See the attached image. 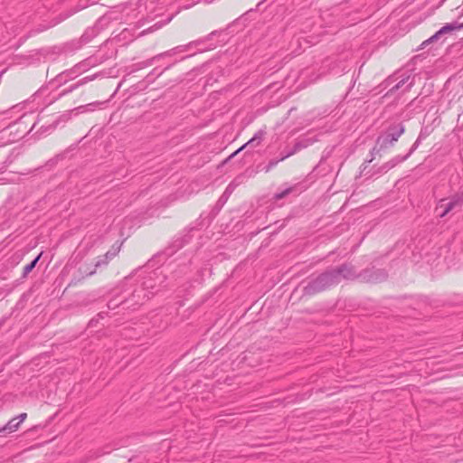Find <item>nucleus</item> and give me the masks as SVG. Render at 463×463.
I'll list each match as a JSON object with an SVG mask.
<instances>
[{
	"mask_svg": "<svg viewBox=\"0 0 463 463\" xmlns=\"http://www.w3.org/2000/svg\"><path fill=\"white\" fill-rule=\"evenodd\" d=\"M221 33H222V31L214 30L203 38L198 39L196 41H193L185 45H180V46L175 47L169 51L159 53L150 59H147L143 61H139V62L134 64L135 70H141L146 67L151 66L155 61H156L160 58L175 55L176 53H178L180 52H185V51L189 50L193 46H196V47L200 46L203 43H206L207 41H210L211 39H213V36L219 35Z\"/></svg>",
	"mask_w": 463,
	"mask_h": 463,
	"instance_id": "f257e3e1",
	"label": "nucleus"
},
{
	"mask_svg": "<svg viewBox=\"0 0 463 463\" xmlns=\"http://www.w3.org/2000/svg\"><path fill=\"white\" fill-rule=\"evenodd\" d=\"M339 284L333 268L326 269L317 278L310 280L304 288L307 295H314Z\"/></svg>",
	"mask_w": 463,
	"mask_h": 463,
	"instance_id": "f03ea898",
	"label": "nucleus"
},
{
	"mask_svg": "<svg viewBox=\"0 0 463 463\" xmlns=\"http://www.w3.org/2000/svg\"><path fill=\"white\" fill-rule=\"evenodd\" d=\"M22 118L23 116H19L17 119L2 128V139L6 138V143H13L21 139L27 132L26 127L22 126Z\"/></svg>",
	"mask_w": 463,
	"mask_h": 463,
	"instance_id": "7ed1b4c3",
	"label": "nucleus"
},
{
	"mask_svg": "<svg viewBox=\"0 0 463 463\" xmlns=\"http://www.w3.org/2000/svg\"><path fill=\"white\" fill-rule=\"evenodd\" d=\"M405 128L402 124H396L390 126L387 130L380 135L376 143L383 147L384 149L391 147L399 139V137L404 133Z\"/></svg>",
	"mask_w": 463,
	"mask_h": 463,
	"instance_id": "20e7f679",
	"label": "nucleus"
},
{
	"mask_svg": "<svg viewBox=\"0 0 463 463\" xmlns=\"http://www.w3.org/2000/svg\"><path fill=\"white\" fill-rule=\"evenodd\" d=\"M387 279V273L384 269H365L359 272V279L365 283H379Z\"/></svg>",
	"mask_w": 463,
	"mask_h": 463,
	"instance_id": "39448f33",
	"label": "nucleus"
},
{
	"mask_svg": "<svg viewBox=\"0 0 463 463\" xmlns=\"http://www.w3.org/2000/svg\"><path fill=\"white\" fill-rule=\"evenodd\" d=\"M338 283L342 279L355 280L359 279V273L356 272L355 268L351 263H343L340 266L333 268Z\"/></svg>",
	"mask_w": 463,
	"mask_h": 463,
	"instance_id": "423d86ee",
	"label": "nucleus"
},
{
	"mask_svg": "<svg viewBox=\"0 0 463 463\" xmlns=\"http://www.w3.org/2000/svg\"><path fill=\"white\" fill-rule=\"evenodd\" d=\"M82 66L83 65L80 63L76 64L71 69L64 71L61 72L60 74H58L54 80L57 81L59 83V85L67 83L69 80L77 78L82 72V71H83V70H81Z\"/></svg>",
	"mask_w": 463,
	"mask_h": 463,
	"instance_id": "0eeeda50",
	"label": "nucleus"
},
{
	"mask_svg": "<svg viewBox=\"0 0 463 463\" xmlns=\"http://www.w3.org/2000/svg\"><path fill=\"white\" fill-rule=\"evenodd\" d=\"M445 200H440L439 205L437 206V210L442 209L441 213L439 214L440 218L445 217L450 211H452L456 206L460 205V198L452 197L449 203H444Z\"/></svg>",
	"mask_w": 463,
	"mask_h": 463,
	"instance_id": "6e6552de",
	"label": "nucleus"
},
{
	"mask_svg": "<svg viewBox=\"0 0 463 463\" xmlns=\"http://www.w3.org/2000/svg\"><path fill=\"white\" fill-rule=\"evenodd\" d=\"M408 158H409V156L407 155H405V156H397L392 158L390 161H388L385 164H383L379 168V173H386L389 170H391L392 168H393L394 166H396L398 164L405 161Z\"/></svg>",
	"mask_w": 463,
	"mask_h": 463,
	"instance_id": "1a4fd4ad",
	"label": "nucleus"
},
{
	"mask_svg": "<svg viewBox=\"0 0 463 463\" xmlns=\"http://www.w3.org/2000/svg\"><path fill=\"white\" fill-rule=\"evenodd\" d=\"M408 158H409V156L407 155H405V156H397L392 158L390 161H388L385 164H383L379 168V173H386L389 170H391L392 168H393L394 166H396L398 164L405 161Z\"/></svg>",
	"mask_w": 463,
	"mask_h": 463,
	"instance_id": "9d476101",
	"label": "nucleus"
},
{
	"mask_svg": "<svg viewBox=\"0 0 463 463\" xmlns=\"http://www.w3.org/2000/svg\"><path fill=\"white\" fill-rule=\"evenodd\" d=\"M265 135V131L260 129L259 130L252 138H250L246 144H244L241 147H240L239 149H237L234 153H232L230 157H232L234 156L235 155H237L240 151H241L244 147H246L247 146H258L260 141L262 140L263 137Z\"/></svg>",
	"mask_w": 463,
	"mask_h": 463,
	"instance_id": "9b49d317",
	"label": "nucleus"
},
{
	"mask_svg": "<svg viewBox=\"0 0 463 463\" xmlns=\"http://www.w3.org/2000/svg\"><path fill=\"white\" fill-rule=\"evenodd\" d=\"M461 28H463V23L458 24V23L455 22V23H451V24H447L446 25H444L443 27H441L439 30V34L444 35L446 33H449L450 32H453L455 30H458Z\"/></svg>",
	"mask_w": 463,
	"mask_h": 463,
	"instance_id": "f8f14e48",
	"label": "nucleus"
},
{
	"mask_svg": "<svg viewBox=\"0 0 463 463\" xmlns=\"http://www.w3.org/2000/svg\"><path fill=\"white\" fill-rule=\"evenodd\" d=\"M17 420L18 418L11 419L5 426L2 427V432L12 433L17 430L18 427L20 426L17 423Z\"/></svg>",
	"mask_w": 463,
	"mask_h": 463,
	"instance_id": "ddd939ff",
	"label": "nucleus"
},
{
	"mask_svg": "<svg viewBox=\"0 0 463 463\" xmlns=\"http://www.w3.org/2000/svg\"><path fill=\"white\" fill-rule=\"evenodd\" d=\"M307 146L306 144H304L303 142H297L293 148L285 152V156H280V160H285L287 159L288 157L295 155L297 152L300 151L301 149L305 148Z\"/></svg>",
	"mask_w": 463,
	"mask_h": 463,
	"instance_id": "4468645a",
	"label": "nucleus"
},
{
	"mask_svg": "<svg viewBox=\"0 0 463 463\" xmlns=\"http://www.w3.org/2000/svg\"><path fill=\"white\" fill-rule=\"evenodd\" d=\"M42 253H40L37 257H35L29 264H27L23 270V278H26L28 274L35 268L38 263Z\"/></svg>",
	"mask_w": 463,
	"mask_h": 463,
	"instance_id": "2eb2a0df",
	"label": "nucleus"
},
{
	"mask_svg": "<svg viewBox=\"0 0 463 463\" xmlns=\"http://www.w3.org/2000/svg\"><path fill=\"white\" fill-rule=\"evenodd\" d=\"M20 156V149L19 148H14L8 157L4 162L5 166H8L15 158H17Z\"/></svg>",
	"mask_w": 463,
	"mask_h": 463,
	"instance_id": "dca6fc26",
	"label": "nucleus"
},
{
	"mask_svg": "<svg viewBox=\"0 0 463 463\" xmlns=\"http://www.w3.org/2000/svg\"><path fill=\"white\" fill-rule=\"evenodd\" d=\"M173 17H174V15L172 14L171 16H169L167 18V20L165 23L158 22V23L155 24L153 26L149 27L147 30L143 31L142 34L146 33H152L159 28H161L164 24L169 23L173 19Z\"/></svg>",
	"mask_w": 463,
	"mask_h": 463,
	"instance_id": "f3484780",
	"label": "nucleus"
},
{
	"mask_svg": "<svg viewBox=\"0 0 463 463\" xmlns=\"http://www.w3.org/2000/svg\"><path fill=\"white\" fill-rule=\"evenodd\" d=\"M294 187H288L286 189H284L283 191L281 192H279V193H276L274 195H273V199L275 201H279L280 199H283L285 198L287 195H288L292 191H293Z\"/></svg>",
	"mask_w": 463,
	"mask_h": 463,
	"instance_id": "a211bd4d",
	"label": "nucleus"
},
{
	"mask_svg": "<svg viewBox=\"0 0 463 463\" xmlns=\"http://www.w3.org/2000/svg\"><path fill=\"white\" fill-rule=\"evenodd\" d=\"M109 263V260L105 259L104 255L99 257V260L95 263V269L88 273L89 276L93 275L96 272V269L106 266Z\"/></svg>",
	"mask_w": 463,
	"mask_h": 463,
	"instance_id": "6ab92c4d",
	"label": "nucleus"
},
{
	"mask_svg": "<svg viewBox=\"0 0 463 463\" xmlns=\"http://www.w3.org/2000/svg\"><path fill=\"white\" fill-rule=\"evenodd\" d=\"M95 78H96V75L84 77V78L79 80L77 82H75V86L78 89V88L87 84L88 82L93 80Z\"/></svg>",
	"mask_w": 463,
	"mask_h": 463,
	"instance_id": "aec40b11",
	"label": "nucleus"
},
{
	"mask_svg": "<svg viewBox=\"0 0 463 463\" xmlns=\"http://www.w3.org/2000/svg\"><path fill=\"white\" fill-rule=\"evenodd\" d=\"M280 157L279 159H271L268 165L265 166L264 170L266 173L269 172L273 167H275L279 162H281Z\"/></svg>",
	"mask_w": 463,
	"mask_h": 463,
	"instance_id": "412c9836",
	"label": "nucleus"
},
{
	"mask_svg": "<svg viewBox=\"0 0 463 463\" xmlns=\"http://www.w3.org/2000/svg\"><path fill=\"white\" fill-rule=\"evenodd\" d=\"M384 150L383 147H381L377 143L371 150L372 158L368 160L369 163H371L373 160V156L377 154H379L381 151Z\"/></svg>",
	"mask_w": 463,
	"mask_h": 463,
	"instance_id": "4be33fe9",
	"label": "nucleus"
},
{
	"mask_svg": "<svg viewBox=\"0 0 463 463\" xmlns=\"http://www.w3.org/2000/svg\"><path fill=\"white\" fill-rule=\"evenodd\" d=\"M442 36V34H439V31L437 33H435L431 37H430L428 40L424 41L422 43V46H425L430 43H433L437 40H439L440 37Z\"/></svg>",
	"mask_w": 463,
	"mask_h": 463,
	"instance_id": "5701e85b",
	"label": "nucleus"
},
{
	"mask_svg": "<svg viewBox=\"0 0 463 463\" xmlns=\"http://www.w3.org/2000/svg\"><path fill=\"white\" fill-rule=\"evenodd\" d=\"M411 76L408 75L407 77L402 79L395 86H393L391 90H399L400 88H402L409 80H410Z\"/></svg>",
	"mask_w": 463,
	"mask_h": 463,
	"instance_id": "b1692460",
	"label": "nucleus"
},
{
	"mask_svg": "<svg viewBox=\"0 0 463 463\" xmlns=\"http://www.w3.org/2000/svg\"><path fill=\"white\" fill-rule=\"evenodd\" d=\"M118 250H119V248H116V249L113 248V250H109L104 255L105 259L109 261L110 260H112L118 254Z\"/></svg>",
	"mask_w": 463,
	"mask_h": 463,
	"instance_id": "393cba45",
	"label": "nucleus"
},
{
	"mask_svg": "<svg viewBox=\"0 0 463 463\" xmlns=\"http://www.w3.org/2000/svg\"><path fill=\"white\" fill-rule=\"evenodd\" d=\"M420 145V138H418L415 143L412 145V146L411 147L410 151L408 152V154H406L409 157L411 156V155L417 149V147L419 146Z\"/></svg>",
	"mask_w": 463,
	"mask_h": 463,
	"instance_id": "a878e982",
	"label": "nucleus"
},
{
	"mask_svg": "<svg viewBox=\"0 0 463 463\" xmlns=\"http://www.w3.org/2000/svg\"><path fill=\"white\" fill-rule=\"evenodd\" d=\"M14 109V108H13L11 110L2 112V122L10 118V114L13 112Z\"/></svg>",
	"mask_w": 463,
	"mask_h": 463,
	"instance_id": "bb28decb",
	"label": "nucleus"
},
{
	"mask_svg": "<svg viewBox=\"0 0 463 463\" xmlns=\"http://www.w3.org/2000/svg\"><path fill=\"white\" fill-rule=\"evenodd\" d=\"M27 417V414L26 413H21L20 415H18L16 418H18L17 420V423L20 425Z\"/></svg>",
	"mask_w": 463,
	"mask_h": 463,
	"instance_id": "cd10ccee",
	"label": "nucleus"
},
{
	"mask_svg": "<svg viewBox=\"0 0 463 463\" xmlns=\"http://www.w3.org/2000/svg\"><path fill=\"white\" fill-rule=\"evenodd\" d=\"M454 198H460V204L463 203V191L461 194H456L453 196Z\"/></svg>",
	"mask_w": 463,
	"mask_h": 463,
	"instance_id": "c85d7f7f",
	"label": "nucleus"
},
{
	"mask_svg": "<svg viewBox=\"0 0 463 463\" xmlns=\"http://www.w3.org/2000/svg\"><path fill=\"white\" fill-rule=\"evenodd\" d=\"M68 89H69V91L72 92L73 90H77V87L75 86V83H73V84L70 85L68 87Z\"/></svg>",
	"mask_w": 463,
	"mask_h": 463,
	"instance_id": "c756f323",
	"label": "nucleus"
},
{
	"mask_svg": "<svg viewBox=\"0 0 463 463\" xmlns=\"http://www.w3.org/2000/svg\"><path fill=\"white\" fill-rule=\"evenodd\" d=\"M69 93H71V91H69V89L67 88V89H64V90L61 92L60 96H65V95H67V94H69Z\"/></svg>",
	"mask_w": 463,
	"mask_h": 463,
	"instance_id": "7c9ffc66",
	"label": "nucleus"
},
{
	"mask_svg": "<svg viewBox=\"0 0 463 463\" xmlns=\"http://www.w3.org/2000/svg\"><path fill=\"white\" fill-rule=\"evenodd\" d=\"M76 109L80 112H84V111H86V106H80Z\"/></svg>",
	"mask_w": 463,
	"mask_h": 463,
	"instance_id": "2f4dec72",
	"label": "nucleus"
},
{
	"mask_svg": "<svg viewBox=\"0 0 463 463\" xmlns=\"http://www.w3.org/2000/svg\"><path fill=\"white\" fill-rule=\"evenodd\" d=\"M227 194H230V191H229V187L226 188L225 192L223 193V194L222 195V197L220 198L219 202L222 200L223 196H225Z\"/></svg>",
	"mask_w": 463,
	"mask_h": 463,
	"instance_id": "473e14b6",
	"label": "nucleus"
},
{
	"mask_svg": "<svg viewBox=\"0 0 463 463\" xmlns=\"http://www.w3.org/2000/svg\"><path fill=\"white\" fill-rule=\"evenodd\" d=\"M71 14H72V13L66 14H65V15H64V16H63L60 21H61V20H64V19L68 18V17H69L70 15H71Z\"/></svg>",
	"mask_w": 463,
	"mask_h": 463,
	"instance_id": "72a5a7b5",
	"label": "nucleus"
},
{
	"mask_svg": "<svg viewBox=\"0 0 463 463\" xmlns=\"http://www.w3.org/2000/svg\"><path fill=\"white\" fill-rule=\"evenodd\" d=\"M412 85H413V81L411 80V81L409 83V85H408V87H407V90H410V89L411 88V86H412Z\"/></svg>",
	"mask_w": 463,
	"mask_h": 463,
	"instance_id": "f704fd0d",
	"label": "nucleus"
},
{
	"mask_svg": "<svg viewBox=\"0 0 463 463\" xmlns=\"http://www.w3.org/2000/svg\"><path fill=\"white\" fill-rule=\"evenodd\" d=\"M156 69H153V71L150 72V74H156Z\"/></svg>",
	"mask_w": 463,
	"mask_h": 463,
	"instance_id": "c9c22d12",
	"label": "nucleus"
},
{
	"mask_svg": "<svg viewBox=\"0 0 463 463\" xmlns=\"http://www.w3.org/2000/svg\"><path fill=\"white\" fill-rule=\"evenodd\" d=\"M163 72H164V71L157 72V73H156V76H160V75H162V73H163Z\"/></svg>",
	"mask_w": 463,
	"mask_h": 463,
	"instance_id": "e433bc0d",
	"label": "nucleus"
},
{
	"mask_svg": "<svg viewBox=\"0 0 463 463\" xmlns=\"http://www.w3.org/2000/svg\"><path fill=\"white\" fill-rule=\"evenodd\" d=\"M86 7H87V5H85L80 6V9H83V8H86Z\"/></svg>",
	"mask_w": 463,
	"mask_h": 463,
	"instance_id": "4c0bfd02",
	"label": "nucleus"
},
{
	"mask_svg": "<svg viewBox=\"0 0 463 463\" xmlns=\"http://www.w3.org/2000/svg\"><path fill=\"white\" fill-rule=\"evenodd\" d=\"M280 156H285V152H282V153L280 154Z\"/></svg>",
	"mask_w": 463,
	"mask_h": 463,
	"instance_id": "58836bf2",
	"label": "nucleus"
}]
</instances>
